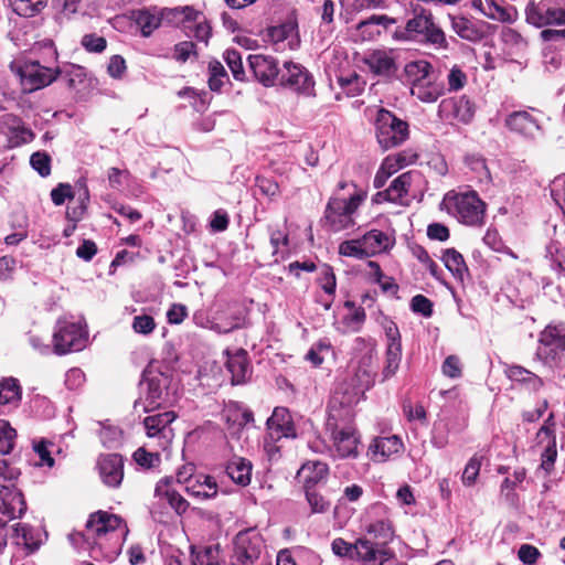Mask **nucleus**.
I'll return each instance as SVG.
<instances>
[{
	"label": "nucleus",
	"mask_w": 565,
	"mask_h": 565,
	"mask_svg": "<svg viewBox=\"0 0 565 565\" xmlns=\"http://www.w3.org/2000/svg\"><path fill=\"white\" fill-rule=\"evenodd\" d=\"M11 73L19 79L24 93H32L52 84L62 71L41 65L38 61L14 60L9 64Z\"/></svg>",
	"instance_id": "1"
},
{
	"label": "nucleus",
	"mask_w": 565,
	"mask_h": 565,
	"mask_svg": "<svg viewBox=\"0 0 565 565\" xmlns=\"http://www.w3.org/2000/svg\"><path fill=\"white\" fill-rule=\"evenodd\" d=\"M449 213L467 225H476L482 221L484 215V203L475 191L456 193L448 192L443 200Z\"/></svg>",
	"instance_id": "2"
},
{
	"label": "nucleus",
	"mask_w": 565,
	"mask_h": 565,
	"mask_svg": "<svg viewBox=\"0 0 565 565\" xmlns=\"http://www.w3.org/2000/svg\"><path fill=\"white\" fill-rule=\"evenodd\" d=\"M375 136L383 150L398 147L408 139V124L381 108L375 118Z\"/></svg>",
	"instance_id": "3"
},
{
	"label": "nucleus",
	"mask_w": 565,
	"mask_h": 565,
	"mask_svg": "<svg viewBox=\"0 0 565 565\" xmlns=\"http://www.w3.org/2000/svg\"><path fill=\"white\" fill-rule=\"evenodd\" d=\"M535 355L544 364L561 365L565 359V330L546 327L541 333Z\"/></svg>",
	"instance_id": "4"
},
{
	"label": "nucleus",
	"mask_w": 565,
	"mask_h": 565,
	"mask_svg": "<svg viewBox=\"0 0 565 565\" xmlns=\"http://www.w3.org/2000/svg\"><path fill=\"white\" fill-rule=\"evenodd\" d=\"M412 39H419L438 47H447V40L444 31L434 22L430 12L422 10L409 19L405 28Z\"/></svg>",
	"instance_id": "5"
},
{
	"label": "nucleus",
	"mask_w": 565,
	"mask_h": 565,
	"mask_svg": "<svg viewBox=\"0 0 565 565\" xmlns=\"http://www.w3.org/2000/svg\"><path fill=\"white\" fill-rule=\"evenodd\" d=\"M328 426L332 430L334 456L339 458H356L360 444L356 430L351 426L340 428L338 425V415L333 407L330 411Z\"/></svg>",
	"instance_id": "6"
},
{
	"label": "nucleus",
	"mask_w": 565,
	"mask_h": 565,
	"mask_svg": "<svg viewBox=\"0 0 565 565\" xmlns=\"http://www.w3.org/2000/svg\"><path fill=\"white\" fill-rule=\"evenodd\" d=\"M360 203L359 195H352L349 199H331L324 212V220L335 232L348 228L353 225L352 214Z\"/></svg>",
	"instance_id": "7"
},
{
	"label": "nucleus",
	"mask_w": 565,
	"mask_h": 565,
	"mask_svg": "<svg viewBox=\"0 0 565 565\" xmlns=\"http://www.w3.org/2000/svg\"><path fill=\"white\" fill-rule=\"evenodd\" d=\"M86 332L79 323L58 322L53 334L54 352L66 354L71 351H79L85 347Z\"/></svg>",
	"instance_id": "8"
},
{
	"label": "nucleus",
	"mask_w": 565,
	"mask_h": 565,
	"mask_svg": "<svg viewBox=\"0 0 565 565\" xmlns=\"http://www.w3.org/2000/svg\"><path fill=\"white\" fill-rule=\"evenodd\" d=\"M279 76V82L282 86L306 96H315L313 77L302 65L285 62Z\"/></svg>",
	"instance_id": "9"
},
{
	"label": "nucleus",
	"mask_w": 565,
	"mask_h": 565,
	"mask_svg": "<svg viewBox=\"0 0 565 565\" xmlns=\"http://www.w3.org/2000/svg\"><path fill=\"white\" fill-rule=\"evenodd\" d=\"M175 418V413L170 411L150 415L143 419L147 436L157 439L158 447L161 449H167L174 437L171 424Z\"/></svg>",
	"instance_id": "10"
},
{
	"label": "nucleus",
	"mask_w": 565,
	"mask_h": 565,
	"mask_svg": "<svg viewBox=\"0 0 565 565\" xmlns=\"http://www.w3.org/2000/svg\"><path fill=\"white\" fill-rule=\"evenodd\" d=\"M170 377L164 373L149 372L145 375L142 385L146 386L145 392V408L151 409L160 407L168 402V387Z\"/></svg>",
	"instance_id": "11"
},
{
	"label": "nucleus",
	"mask_w": 565,
	"mask_h": 565,
	"mask_svg": "<svg viewBox=\"0 0 565 565\" xmlns=\"http://www.w3.org/2000/svg\"><path fill=\"white\" fill-rule=\"evenodd\" d=\"M262 540L258 535L238 533L234 542L231 565H250L260 555Z\"/></svg>",
	"instance_id": "12"
},
{
	"label": "nucleus",
	"mask_w": 565,
	"mask_h": 565,
	"mask_svg": "<svg viewBox=\"0 0 565 565\" xmlns=\"http://www.w3.org/2000/svg\"><path fill=\"white\" fill-rule=\"evenodd\" d=\"M504 125L510 131L524 138L534 139L541 135L537 119L525 110L509 114L505 117Z\"/></svg>",
	"instance_id": "13"
},
{
	"label": "nucleus",
	"mask_w": 565,
	"mask_h": 565,
	"mask_svg": "<svg viewBox=\"0 0 565 565\" xmlns=\"http://www.w3.org/2000/svg\"><path fill=\"white\" fill-rule=\"evenodd\" d=\"M99 476L111 488L120 486L124 478V459L118 454L104 455L98 460Z\"/></svg>",
	"instance_id": "14"
},
{
	"label": "nucleus",
	"mask_w": 565,
	"mask_h": 565,
	"mask_svg": "<svg viewBox=\"0 0 565 565\" xmlns=\"http://www.w3.org/2000/svg\"><path fill=\"white\" fill-rule=\"evenodd\" d=\"M439 114L445 118H452L462 124L471 121L475 115V106L466 96L444 99L439 105Z\"/></svg>",
	"instance_id": "15"
},
{
	"label": "nucleus",
	"mask_w": 565,
	"mask_h": 565,
	"mask_svg": "<svg viewBox=\"0 0 565 565\" xmlns=\"http://www.w3.org/2000/svg\"><path fill=\"white\" fill-rule=\"evenodd\" d=\"M249 68L255 77L265 86H271L279 76L280 70L274 57L263 54L248 56Z\"/></svg>",
	"instance_id": "16"
},
{
	"label": "nucleus",
	"mask_w": 565,
	"mask_h": 565,
	"mask_svg": "<svg viewBox=\"0 0 565 565\" xmlns=\"http://www.w3.org/2000/svg\"><path fill=\"white\" fill-rule=\"evenodd\" d=\"M26 510V503L20 490L0 484V513L10 520L21 518Z\"/></svg>",
	"instance_id": "17"
},
{
	"label": "nucleus",
	"mask_w": 565,
	"mask_h": 565,
	"mask_svg": "<svg viewBox=\"0 0 565 565\" xmlns=\"http://www.w3.org/2000/svg\"><path fill=\"white\" fill-rule=\"evenodd\" d=\"M393 557V553L387 548H377L376 544L365 539H358V552L355 559L364 565H384Z\"/></svg>",
	"instance_id": "18"
},
{
	"label": "nucleus",
	"mask_w": 565,
	"mask_h": 565,
	"mask_svg": "<svg viewBox=\"0 0 565 565\" xmlns=\"http://www.w3.org/2000/svg\"><path fill=\"white\" fill-rule=\"evenodd\" d=\"M364 63L369 66L372 73L383 77H392L397 66L391 52L384 50H375L367 54Z\"/></svg>",
	"instance_id": "19"
},
{
	"label": "nucleus",
	"mask_w": 565,
	"mask_h": 565,
	"mask_svg": "<svg viewBox=\"0 0 565 565\" xmlns=\"http://www.w3.org/2000/svg\"><path fill=\"white\" fill-rule=\"evenodd\" d=\"M450 20L452 30L463 40L478 42L484 36L483 23L475 22L461 15H450Z\"/></svg>",
	"instance_id": "20"
},
{
	"label": "nucleus",
	"mask_w": 565,
	"mask_h": 565,
	"mask_svg": "<svg viewBox=\"0 0 565 565\" xmlns=\"http://www.w3.org/2000/svg\"><path fill=\"white\" fill-rule=\"evenodd\" d=\"M413 181V172L407 171L398 175L391 185L375 195L376 202L390 201V202H398L402 198H404L408 193V188L411 186Z\"/></svg>",
	"instance_id": "21"
},
{
	"label": "nucleus",
	"mask_w": 565,
	"mask_h": 565,
	"mask_svg": "<svg viewBox=\"0 0 565 565\" xmlns=\"http://www.w3.org/2000/svg\"><path fill=\"white\" fill-rule=\"evenodd\" d=\"M361 238L365 248L364 255H367V257L386 252L394 245V239L379 230H371Z\"/></svg>",
	"instance_id": "22"
},
{
	"label": "nucleus",
	"mask_w": 565,
	"mask_h": 565,
	"mask_svg": "<svg viewBox=\"0 0 565 565\" xmlns=\"http://www.w3.org/2000/svg\"><path fill=\"white\" fill-rule=\"evenodd\" d=\"M445 92V86L441 82H438L434 75L419 84L411 86V93L414 97L423 103L436 102Z\"/></svg>",
	"instance_id": "23"
},
{
	"label": "nucleus",
	"mask_w": 565,
	"mask_h": 565,
	"mask_svg": "<svg viewBox=\"0 0 565 565\" xmlns=\"http://www.w3.org/2000/svg\"><path fill=\"white\" fill-rule=\"evenodd\" d=\"M121 523V519L115 514L98 511L90 514L86 529L93 534L100 536L109 531H115Z\"/></svg>",
	"instance_id": "24"
},
{
	"label": "nucleus",
	"mask_w": 565,
	"mask_h": 565,
	"mask_svg": "<svg viewBox=\"0 0 565 565\" xmlns=\"http://www.w3.org/2000/svg\"><path fill=\"white\" fill-rule=\"evenodd\" d=\"M403 444L397 436L379 437L370 446L372 458L377 461L386 460L391 455L401 450Z\"/></svg>",
	"instance_id": "25"
},
{
	"label": "nucleus",
	"mask_w": 565,
	"mask_h": 565,
	"mask_svg": "<svg viewBox=\"0 0 565 565\" xmlns=\"http://www.w3.org/2000/svg\"><path fill=\"white\" fill-rule=\"evenodd\" d=\"M226 367L232 374L233 384L244 383L249 374L247 352L243 349H239L236 351V353L230 355L226 362Z\"/></svg>",
	"instance_id": "26"
},
{
	"label": "nucleus",
	"mask_w": 565,
	"mask_h": 565,
	"mask_svg": "<svg viewBox=\"0 0 565 565\" xmlns=\"http://www.w3.org/2000/svg\"><path fill=\"white\" fill-rule=\"evenodd\" d=\"M505 375L511 381L526 385L533 392L540 391L544 385L543 380L539 375L520 365H509L505 369Z\"/></svg>",
	"instance_id": "27"
},
{
	"label": "nucleus",
	"mask_w": 565,
	"mask_h": 565,
	"mask_svg": "<svg viewBox=\"0 0 565 565\" xmlns=\"http://www.w3.org/2000/svg\"><path fill=\"white\" fill-rule=\"evenodd\" d=\"M188 492L199 499H211L217 494V484L213 477L200 475L190 480Z\"/></svg>",
	"instance_id": "28"
},
{
	"label": "nucleus",
	"mask_w": 565,
	"mask_h": 565,
	"mask_svg": "<svg viewBox=\"0 0 565 565\" xmlns=\"http://www.w3.org/2000/svg\"><path fill=\"white\" fill-rule=\"evenodd\" d=\"M226 473L235 483L245 487L250 482L252 463L242 457H235L227 463Z\"/></svg>",
	"instance_id": "29"
},
{
	"label": "nucleus",
	"mask_w": 565,
	"mask_h": 565,
	"mask_svg": "<svg viewBox=\"0 0 565 565\" xmlns=\"http://www.w3.org/2000/svg\"><path fill=\"white\" fill-rule=\"evenodd\" d=\"M328 475V466L324 462L312 460L307 461L298 470V478L306 484H316Z\"/></svg>",
	"instance_id": "30"
},
{
	"label": "nucleus",
	"mask_w": 565,
	"mask_h": 565,
	"mask_svg": "<svg viewBox=\"0 0 565 565\" xmlns=\"http://www.w3.org/2000/svg\"><path fill=\"white\" fill-rule=\"evenodd\" d=\"M394 23L395 20L387 15L373 14L369 19L361 21L358 24V30L360 31L363 40H373L381 34V31L374 26L382 25L384 29H387L391 24Z\"/></svg>",
	"instance_id": "31"
},
{
	"label": "nucleus",
	"mask_w": 565,
	"mask_h": 565,
	"mask_svg": "<svg viewBox=\"0 0 565 565\" xmlns=\"http://www.w3.org/2000/svg\"><path fill=\"white\" fill-rule=\"evenodd\" d=\"M156 497H160L167 500L172 509L178 514H182L186 511L189 503L186 500L175 490L169 488L167 483L159 482L154 489Z\"/></svg>",
	"instance_id": "32"
},
{
	"label": "nucleus",
	"mask_w": 565,
	"mask_h": 565,
	"mask_svg": "<svg viewBox=\"0 0 565 565\" xmlns=\"http://www.w3.org/2000/svg\"><path fill=\"white\" fill-rule=\"evenodd\" d=\"M417 158V153L408 149L387 156L382 164L384 166V170L386 169L394 174L404 167L414 163Z\"/></svg>",
	"instance_id": "33"
},
{
	"label": "nucleus",
	"mask_w": 565,
	"mask_h": 565,
	"mask_svg": "<svg viewBox=\"0 0 565 565\" xmlns=\"http://www.w3.org/2000/svg\"><path fill=\"white\" fill-rule=\"evenodd\" d=\"M135 20L143 36H149L161 24V18L156 10H139L135 13Z\"/></svg>",
	"instance_id": "34"
},
{
	"label": "nucleus",
	"mask_w": 565,
	"mask_h": 565,
	"mask_svg": "<svg viewBox=\"0 0 565 565\" xmlns=\"http://www.w3.org/2000/svg\"><path fill=\"white\" fill-rule=\"evenodd\" d=\"M433 67L426 61H414L405 65V74L411 82V86L419 84L433 75Z\"/></svg>",
	"instance_id": "35"
},
{
	"label": "nucleus",
	"mask_w": 565,
	"mask_h": 565,
	"mask_svg": "<svg viewBox=\"0 0 565 565\" xmlns=\"http://www.w3.org/2000/svg\"><path fill=\"white\" fill-rule=\"evenodd\" d=\"M12 10L20 17L31 18L40 13L46 0H9Z\"/></svg>",
	"instance_id": "36"
},
{
	"label": "nucleus",
	"mask_w": 565,
	"mask_h": 565,
	"mask_svg": "<svg viewBox=\"0 0 565 565\" xmlns=\"http://www.w3.org/2000/svg\"><path fill=\"white\" fill-rule=\"evenodd\" d=\"M443 262L445 263V266L448 270L461 279L468 271V267L462 255L455 248H448L444 252Z\"/></svg>",
	"instance_id": "37"
},
{
	"label": "nucleus",
	"mask_w": 565,
	"mask_h": 565,
	"mask_svg": "<svg viewBox=\"0 0 565 565\" xmlns=\"http://www.w3.org/2000/svg\"><path fill=\"white\" fill-rule=\"evenodd\" d=\"M21 399V387L15 379H6L0 383V405H17Z\"/></svg>",
	"instance_id": "38"
},
{
	"label": "nucleus",
	"mask_w": 565,
	"mask_h": 565,
	"mask_svg": "<svg viewBox=\"0 0 565 565\" xmlns=\"http://www.w3.org/2000/svg\"><path fill=\"white\" fill-rule=\"evenodd\" d=\"M545 4L546 0L534 1L531 0L525 7V19L529 24L534 25L535 28L546 26L545 19Z\"/></svg>",
	"instance_id": "39"
},
{
	"label": "nucleus",
	"mask_w": 565,
	"mask_h": 565,
	"mask_svg": "<svg viewBox=\"0 0 565 565\" xmlns=\"http://www.w3.org/2000/svg\"><path fill=\"white\" fill-rule=\"evenodd\" d=\"M544 12L546 25H565V2L546 0Z\"/></svg>",
	"instance_id": "40"
},
{
	"label": "nucleus",
	"mask_w": 565,
	"mask_h": 565,
	"mask_svg": "<svg viewBox=\"0 0 565 565\" xmlns=\"http://www.w3.org/2000/svg\"><path fill=\"white\" fill-rule=\"evenodd\" d=\"M402 360V348H386L385 364L383 367V380H388L394 376L399 367Z\"/></svg>",
	"instance_id": "41"
},
{
	"label": "nucleus",
	"mask_w": 565,
	"mask_h": 565,
	"mask_svg": "<svg viewBox=\"0 0 565 565\" xmlns=\"http://www.w3.org/2000/svg\"><path fill=\"white\" fill-rule=\"evenodd\" d=\"M15 437V429L9 422L0 419V455H7L13 449Z\"/></svg>",
	"instance_id": "42"
},
{
	"label": "nucleus",
	"mask_w": 565,
	"mask_h": 565,
	"mask_svg": "<svg viewBox=\"0 0 565 565\" xmlns=\"http://www.w3.org/2000/svg\"><path fill=\"white\" fill-rule=\"evenodd\" d=\"M192 554L193 565H218V545L205 546L196 552L192 550Z\"/></svg>",
	"instance_id": "43"
},
{
	"label": "nucleus",
	"mask_w": 565,
	"mask_h": 565,
	"mask_svg": "<svg viewBox=\"0 0 565 565\" xmlns=\"http://www.w3.org/2000/svg\"><path fill=\"white\" fill-rule=\"evenodd\" d=\"M374 377L375 372L369 369V365L361 364L355 372L353 385L359 392H364L374 384Z\"/></svg>",
	"instance_id": "44"
},
{
	"label": "nucleus",
	"mask_w": 565,
	"mask_h": 565,
	"mask_svg": "<svg viewBox=\"0 0 565 565\" xmlns=\"http://www.w3.org/2000/svg\"><path fill=\"white\" fill-rule=\"evenodd\" d=\"M209 86L211 90L218 92L224 85V79L227 77L226 71L221 62L211 61L209 63Z\"/></svg>",
	"instance_id": "45"
},
{
	"label": "nucleus",
	"mask_w": 565,
	"mask_h": 565,
	"mask_svg": "<svg viewBox=\"0 0 565 565\" xmlns=\"http://www.w3.org/2000/svg\"><path fill=\"white\" fill-rule=\"evenodd\" d=\"M13 531L18 545H23L30 552L39 547V543L33 540L32 530L29 525L18 523L14 525Z\"/></svg>",
	"instance_id": "46"
},
{
	"label": "nucleus",
	"mask_w": 565,
	"mask_h": 565,
	"mask_svg": "<svg viewBox=\"0 0 565 565\" xmlns=\"http://www.w3.org/2000/svg\"><path fill=\"white\" fill-rule=\"evenodd\" d=\"M224 60L236 81H244L245 71L243 67L242 56L235 50H226Z\"/></svg>",
	"instance_id": "47"
},
{
	"label": "nucleus",
	"mask_w": 565,
	"mask_h": 565,
	"mask_svg": "<svg viewBox=\"0 0 565 565\" xmlns=\"http://www.w3.org/2000/svg\"><path fill=\"white\" fill-rule=\"evenodd\" d=\"M364 245H362V238L344 241L339 246V254L347 257H354L358 259L367 258L364 255Z\"/></svg>",
	"instance_id": "48"
},
{
	"label": "nucleus",
	"mask_w": 565,
	"mask_h": 565,
	"mask_svg": "<svg viewBox=\"0 0 565 565\" xmlns=\"http://www.w3.org/2000/svg\"><path fill=\"white\" fill-rule=\"evenodd\" d=\"M331 548L337 556L355 559L358 552V540L355 541V543L351 544L344 541L343 539L339 537L333 540Z\"/></svg>",
	"instance_id": "49"
},
{
	"label": "nucleus",
	"mask_w": 565,
	"mask_h": 565,
	"mask_svg": "<svg viewBox=\"0 0 565 565\" xmlns=\"http://www.w3.org/2000/svg\"><path fill=\"white\" fill-rule=\"evenodd\" d=\"M134 460L143 468H154L159 466L161 459L158 452L147 451L143 447L134 452Z\"/></svg>",
	"instance_id": "50"
},
{
	"label": "nucleus",
	"mask_w": 565,
	"mask_h": 565,
	"mask_svg": "<svg viewBox=\"0 0 565 565\" xmlns=\"http://www.w3.org/2000/svg\"><path fill=\"white\" fill-rule=\"evenodd\" d=\"M154 319L146 313L135 316L132 319V330L138 334L148 335L156 328Z\"/></svg>",
	"instance_id": "51"
},
{
	"label": "nucleus",
	"mask_w": 565,
	"mask_h": 565,
	"mask_svg": "<svg viewBox=\"0 0 565 565\" xmlns=\"http://www.w3.org/2000/svg\"><path fill=\"white\" fill-rule=\"evenodd\" d=\"M255 185L259 189L262 194L268 196L270 200L276 199L280 194L279 184L270 178L258 175L255 179Z\"/></svg>",
	"instance_id": "52"
},
{
	"label": "nucleus",
	"mask_w": 565,
	"mask_h": 565,
	"mask_svg": "<svg viewBox=\"0 0 565 565\" xmlns=\"http://www.w3.org/2000/svg\"><path fill=\"white\" fill-rule=\"evenodd\" d=\"M30 163L41 177H47L51 173V158L45 152H34L30 158Z\"/></svg>",
	"instance_id": "53"
},
{
	"label": "nucleus",
	"mask_w": 565,
	"mask_h": 565,
	"mask_svg": "<svg viewBox=\"0 0 565 565\" xmlns=\"http://www.w3.org/2000/svg\"><path fill=\"white\" fill-rule=\"evenodd\" d=\"M483 15L501 22L510 21V14L508 11L503 7L495 3L493 0H486Z\"/></svg>",
	"instance_id": "54"
},
{
	"label": "nucleus",
	"mask_w": 565,
	"mask_h": 565,
	"mask_svg": "<svg viewBox=\"0 0 565 565\" xmlns=\"http://www.w3.org/2000/svg\"><path fill=\"white\" fill-rule=\"evenodd\" d=\"M49 446H53V444L46 440H40L39 443H34L33 449L40 458L38 465L47 466L51 468L54 466V458L51 456Z\"/></svg>",
	"instance_id": "55"
},
{
	"label": "nucleus",
	"mask_w": 565,
	"mask_h": 565,
	"mask_svg": "<svg viewBox=\"0 0 565 565\" xmlns=\"http://www.w3.org/2000/svg\"><path fill=\"white\" fill-rule=\"evenodd\" d=\"M82 45L88 52L100 53L107 46V41L103 36L96 34H85L82 38Z\"/></svg>",
	"instance_id": "56"
},
{
	"label": "nucleus",
	"mask_w": 565,
	"mask_h": 565,
	"mask_svg": "<svg viewBox=\"0 0 565 565\" xmlns=\"http://www.w3.org/2000/svg\"><path fill=\"white\" fill-rule=\"evenodd\" d=\"M480 467H481V462L477 457H472L468 461V463L463 470V473H462V482L465 486L470 487L476 482L477 477L480 471Z\"/></svg>",
	"instance_id": "57"
},
{
	"label": "nucleus",
	"mask_w": 565,
	"mask_h": 565,
	"mask_svg": "<svg viewBox=\"0 0 565 565\" xmlns=\"http://www.w3.org/2000/svg\"><path fill=\"white\" fill-rule=\"evenodd\" d=\"M411 308L414 312L424 317H430L433 313V302L423 295H416L411 301Z\"/></svg>",
	"instance_id": "58"
},
{
	"label": "nucleus",
	"mask_w": 565,
	"mask_h": 565,
	"mask_svg": "<svg viewBox=\"0 0 565 565\" xmlns=\"http://www.w3.org/2000/svg\"><path fill=\"white\" fill-rule=\"evenodd\" d=\"M195 54V44L190 41H183L174 45L173 57L181 63L186 62L191 55Z\"/></svg>",
	"instance_id": "59"
},
{
	"label": "nucleus",
	"mask_w": 565,
	"mask_h": 565,
	"mask_svg": "<svg viewBox=\"0 0 565 565\" xmlns=\"http://www.w3.org/2000/svg\"><path fill=\"white\" fill-rule=\"evenodd\" d=\"M449 90H459L467 83V75L458 67L454 66L447 77Z\"/></svg>",
	"instance_id": "60"
},
{
	"label": "nucleus",
	"mask_w": 565,
	"mask_h": 565,
	"mask_svg": "<svg viewBox=\"0 0 565 565\" xmlns=\"http://www.w3.org/2000/svg\"><path fill=\"white\" fill-rule=\"evenodd\" d=\"M552 196L556 204L563 210L565 214V178L558 177L552 184Z\"/></svg>",
	"instance_id": "61"
},
{
	"label": "nucleus",
	"mask_w": 565,
	"mask_h": 565,
	"mask_svg": "<svg viewBox=\"0 0 565 565\" xmlns=\"http://www.w3.org/2000/svg\"><path fill=\"white\" fill-rule=\"evenodd\" d=\"M290 414L285 407H276L273 412V415L267 419V428L268 430H274L275 427L285 425L288 420H290Z\"/></svg>",
	"instance_id": "62"
},
{
	"label": "nucleus",
	"mask_w": 565,
	"mask_h": 565,
	"mask_svg": "<svg viewBox=\"0 0 565 565\" xmlns=\"http://www.w3.org/2000/svg\"><path fill=\"white\" fill-rule=\"evenodd\" d=\"M443 373L451 379L459 377L461 375L460 360L456 355H449L443 363Z\"/></svg>",
	"instance_id": "63"
},
{
	"label": "nucleus",
	"mask_w": 565,
	"mask_h": 565,
	"mask_svg": "<svg viewBox=\"0 0 565 565\" xmlns=\"http://www.w3.org/2000/svg\"><path fill=\"white\" fill-rule=\"evenodd\" d=\"M73 198L72 186L67 183H60L51 191V199L55 205H62L66 199Z\"/></svg>",
	"instance_id": "64"
}]
</instances>
